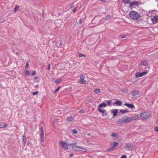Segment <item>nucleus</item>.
I'll use <instances>...</instances> for the list:
<instances>
[{"label":"nucleus","mask_w":158,"mask_h":158,"mask_svg":"<svg viewBox=\"0 0 158 158\" xmlns=\"http://www.w3.org/2000/svg\"><path fill=\"white\" fill-rule=\"evenodd\" d=\"M130 17L134 20H137V23H140L142 19L138 13L134 11H131L129 14Z\"/></svg>","instance_id":"nucleus-1"},{"label":"nucleus","mask_w":158,"mask_h":158,"mask_svg":"<svg viewBox=\"0 0 158 158\" xmlns=\"http://www.w3.org/2000/svg\"><path fill=\"white\" fill-rule=\"evenodd\" d=\"M131 120V119L130 117L125 116L119 119L117 123L118 124H122L128 123Z\"/></svg>","instance_id":"nucleus-2"},{"label":"nucleus","mask_w":158,"mask_h":158,"mask_svg":"<svg viewBox=\"0 0 158 158\" xmlns=\"http://www.w3.org/2000/svg\"><path fill=\"white\" fill-rule=\"evenodd\" d=\"M40 138L41 142H43L44 140V136L43 128L42 127L40 129Z\"/></svg>","instance_id":"nucleus-3"},{"label":"nucleus","mask_w":158,"mask_h":158,"mask_svg":"<svg viewBox=\"0 0 158 158\" xmlns=\"http://www.w3.org/2000/svg\"><path fill=\"white\" fill-rule=\"evenodd\" d=\"M148 62L146 60L142 61L140 64V66L142 70L146 69L148 67Z\"/></svg>","instance_id":"nucleus-4"},{"label":"nucleus","mask_w":158,"mask_h":158,"mask_svg":"<svg viewBox=\"0 0 158 158\" xmlns=\"http://www.w3.org/2000/svg\"><path fill=\"white\" fill-rule=\"evenodd\" d=\"M61 147L65 150H67L68 148V145L65 142L61 141L59 143Z\"/></svg>","instance_id":"nucleus-5"},{"label":"nucleus","mask_w":158,"mask_h":158,"mask_svg":"<svg viewBox=\"0 0 158 158\" xmlns=\"http://www.w3.org/2000/svg\"><path fill=\"white\" fill-rule=\"evenodd\" d=\"M85 79V77L83 75L81 76L80 79L78 81V82L81 84H86V81L84 80Z\"/></svg>","instance_id":"nucleus-6"},{"label":"nucleus","mask_w":158,"mask_h":158,"mask_svg":"<svg viewBox=\"0 0 158 158\" xmlns=\"http://www.w3.org/2000/svg\"><path fill=\"white\" fill-rule=\"evenodd\" d=\"M140 116L143 118H147L150 116V114L147 112L142 113L140 114Z\"/></svg>","instance_id":"nucleus-7"},{"label":"nucleus","mask_w":158,"mask_h":158,"mask_svg":"<svg viewBox=\"0 0 158 158\" xmlns=\"http://www.w3.org/2000/svg\"><path fill=\"white\" fill-rule=\"evenodd\" d=\"M97 110L100 113H102L103 114H102V116L107 114V112L106 110H102L101 109H97Z\"/></svg>","instance_id":"nucleus-8"},{"label":"nucleus","mask_w":158,"mask_h":158,"mask_svg":"<svg viewBox=\"0 0 158 158\" xmlns=\"http://www.w3.org/2000/svg\"><path fill=\"white\" fill-rule=\"evenodd\" d=\"M152 21L153 23L155 24L158 22V15H156L152 19Z\"/></svg>","instance_id":"nucleus-9"},{"label":"nucleus","mask_w":158,"mask_h":158,"mask_svg":"<svg viewBox=\"0 0 158 158\" xmlns=\"http://www.w3.org/2000/svg\"><path fill=\"white\" fill-rule=\"evenodd\" d=\"M106 106V103L104 102H102L99 105L97 108V109H101V108L102 107L105 108Z\"/></svg>","instance_id":"nucleus-10"},{"label":"nucleus","mask_w":158,"mask_h":158,"mask_svg":"<svg viewBox=\"0 0 158 158\" xmlns=\"http://www.w3.org/2000/svg\"><path fill=\"white\" fill-rule=\"evenodd\" d=\"M124 106H126L127 107L131 109H134L135 106L133 104L125 103L124 104Z\"/></svg>","instance_id":"nucleus-11"},{"label":"nucleus","mask_w":158,"mask_h":158,"mask_svg":"<svg viewBox=\"0 0 158 158\" xmlns=\"http://www.w3.org/2000/svg\"><path fill=\"white\" fill-rule=\"evenodd\" d=\"M118 109H113L111 111V113L113 114V117H115L118 113Z\"/></svg>","instance_id":"nucleus-12"},{"label":"nucleus","mask_w":158,"mask_h":158,"mask_svg":"<svg viewBox=\"0 0 158 158\" xmlns=\"http://www.w3.org/2000/svg\"><path fill=\"white\" fill-rule=\"evenodd\" d=\"M83 143L86 146H90L93 144L92 143H91L90 141L88 140H85L83 142Z\"/></svg>","instance_id":"nucleus-13"},{"label":"nucleus","mask_w":158,"mask_h":158,"mask_svg":"<svg viewBox=\"0 0 158 158\" xmlns=\"http://www.w3.org/2000/svg\"><path fill=\"white\" fill-rule=\"evenodd\" d=\"M80 148L81 146H73L72 147V148L73 150L76 151H80Z\"/></svg>","instance_id":"nucleus-14"},{"label":"nucleus","mask_w":158,"mask_h":158,"mask_svg":"<svg viewBox=\"0 0 158 158\" xmlns=\"http://www.w3.org/2000/svg\"><path fill=\"white\" fill-rule=\"evenodd\" d=\"M122 104V102L119 100H118L113 103V105H116L117 106H120Z\"/></svg>","instance_id":"nucleus-15"},{"label":"nucleus","mask_w":158,"mask_h":158,"mask_svg":"<svg viewBox=\"0 0 158 158\" xmlns=\"http://www.w3.org/2000/svg\"><path fill=\"white\" fill-rule=\"evenodd\" d=\"M139 117V116L138 114H135L134 115V116L133 117H131V120H136Z\"/></svg>","instance_id":"nucleus-16"},{"label":"nucleus","mask_w":158,"mask_h":158,"mask_svg":"<svg viewBox=\"0 0 158 158\" xmlns=\"http://www.w3.org/2000/svg\"><path fill=\"white\" fill-rule=\"evenodd\" d=\"M133 144L132 143H127V144H126L124 146V148H130L132 146Z\"/></svg>","instance_id":"nucleus-17"},{"label":"nucleus","mask_w":158,"mask_h":158,"mask_svg":"<svg viewBox=\"0 0 158 158\" xmlns=\"http://www.w3.org/2000/svg\"><path fill=\"white\" fill-rule=\"evenodd\" d=\"M7 124L3 122L0 123V128H4L6 127Z\"/></svg>","instance_id":"nucleus-18"},{"label":"nucleus","mask_w":158,"mask_h":158,"mask_svg":"<svg viewBox=\"0 0 158 158\" xmlns=\"http://www.w3.org/2000/svg\"><path fill=\"white\" fill-rule=\"evenodd\" d=\"M135 75L136 77L137 78L142 77V73L137 72L135 73Z\"/></svg>","instance_id":"nucleus-19"},{"label":"nucleus","mask_w":158,"mask_h":158,"mask_svg":"<svg viewBox=\"0 0 158 158\" xmlns=\"http://www.w3.org/2000/svg\"><path fill=\"white\" fill-rule=\"evenodd\" d=\"M131 6H138L139 5V3L137 2H130V4Z\"/></svg>","instance_id":"nucleus-20"},{"label":"nucleus","mask_w":158,"mask_h":158,"mask_svg":"<svg viewBox=\"0 0 158 158\" xmlns=\"http://www.w3.org/2000/svg\"><path fill=\"white\" fill-rule=\"evenodd\" d=\"M87 151H88V150H87V148H86L85 147H81L80 151L83 152H86Z\"/></svg>","instance_id":"nucleus-21"},{"label":"nucleus","mask_w":158,"mask_h":158,"mask_svg":"<svg viewBox=\"0 0 158 158\" xmlns=\"http://www.w3.org/2000/svg\"><path fill=\"white\" fill-rule=\"evenodd\" d=\"M139 94V91L138 90H135L132 92L131 95L132 96H134L137 95Z\"/></svg>","instance_id":"nucleus-22"},{"label":"nucleus","mask_w":158,"mask_h":158,"mask_svg":"<svg viewBox=\"0 0 158 158\" xmlns=\"http://www.w3.org/2000/svg\"><path fill=\"white\" fill-rule=\"evenodd\" d=\"M111 136L112 137H114L115 138H118L119 137V135L117 133H113L112 134Z\"/></svg>","instance_id":"nucleus-23"},{"label":"nucleus","mask_w":158,"mask_h":158,"mask_svg":"<svg viewBox=\"0 0 158 158\" xmlns=\"http://www.w3.org/2000/svg\"><path fill=\"white\" fill-rule=\"evenodd\" d=\"M107 105L110 106H112L111 103H112V100H108L106 101Z\"/></svg>","instance_id":"nucleus-24"},{"label":"nucleus","mask_w":158,"mask_h":158,"mask_svg":"<svg viewBox=\"0 0 158 158\" xmlns=\"http://www.w3.org/2000/svg\"><path fill=\"white\" fill-rule=\"evenodd\" d=\"M118 143L115 142L113 143V148L114 149L118 145Z\"/></svg>","instance_id":"nucleus-25"},{"label":"nucleus","mask_w":158,"mask_h":158,"mask_svg":"<svg viewBox=\"0 0 158 158\" xmlns=\"http://www.w3.org/2000/svg\"><path fill=\"white\" fill-rule=\"evenodd\" d=\"M123 2L125 4H130L131 2L129 0H122Z\"/></svg>","instance_id":"nucleus-26"},{"label":"nucleus","mask_w":158,"mask_h":158,"mask_svg":"<svg viewBox=\"0 0 158 158\" xmlns=\"http://www.w3.org/2000/svg\"><path fill=\"white\" fill-rule=\"evenodd\" d=\"M62 81V79H58L55 81V82L56 84H58Z\"/></svg>","instance_id":"nucleus-27"},{"label":"nucleus","mask_w":158,"mask_h":158,"mask_svg":"<svg viewBox=\"0 0 158 158\" xmlns=\"http://www.w3.org/2000/svg\"><path fill=\"white\" fill-rule=\"evenodd\" d=\"M128 112V111L127 110H120V112L121 113H125Z\"/></svg>","instance_id":"nucleus-28"},{"label":"nucleus","mask_w":158,"mask_h":158,"mask_svg":"<svg viewBox=\"0 0 158 158\" xmlns=\"http://www.w3.org/2000/svg\"><path fill=\"white\" fill-rule=\"evenodd\" d=\"M19 6H16L14 9V12H15L19 10Z\"/></svg>","instance_id":"nucleus-29"},{"label":"nucleus","mask_w":158,"mask_h":158,"mask_svg":"<svg viewBox=\"0 0 158 158\" xmlns=\"http://www.w3.org/2000/svg\"><path fill=\"white\" fill-rule=\"evenodd\" d=\"M100 90L99 89H97L95 90L94 92L98 94L100 93Z\"/></svg>","instance_id":"nucleus-30"},{"label":"nucleus","mask_w":158,"mask_h":158,"mask_svg":"<svg viewBox=\"0 0 158 158\" xmlns=\"http://www.w3.org/2000/svg\"><path fill=\"white\" fill-rule=\"evenodd\" d=\"M77 144V143L76 142H75L73 143H69L68 144V145L69 146H72V147H73V146H75Z\"/></svg>","instance_id":"nucleus-31"},{"label":"nucleus","mask_w":158,"mask_h":158,"mask_svg":"<svg viewBox=\"0 0 158 158\" xmlns=\"http://www.w3.org/2000/svg\"><path fill=\"white\" fill-rule=\"evenodd\" d=\"M73 120V118L71 117H68L67 120L68 121H71Z\"/></svg>","instance_id":"nucleus-32"},{"label":"nucleus","mask_w":158,"mask_h":158,"mask_svg":"<svg viewBox=\"0 0 158 158\" xmlns=\"http://www.w3.org/2000/svg\"><path fill=\"white\" fill-rule=\"evenodd\" d=\"M25 73L27 75H29L30 72L28 70H25Z\"/></svg>","instance_id":"nucleus-33"},{"label":"nucleus","mask_w":158,"mask_h":158,"mask_svg":"<svg viewBox=\"0 0 158 158\" xmlns=\"http://www.w3.org/2000/svg\"><path fill=\"white\" fill-rule=\"evenodd\" d=\"M78 56L79 58H80L81 57H85V55L82 53H79L78 55Z\"/></svg>","instance_id":"nucleus-34"},{"label":"nucleus","mask_w":158,"mask_h":158,"mask_svg":"<svg viewBox=\"0 0 158 158\" xmlns=\"http://www.w3.org/2000/svg\"><path fill=\"white\" fill-rule=\"evenodd\" d=\"M148 73V71H147L142 72V76L147 74Z\"/></svg>","instance_id":"nucleus-35"},{"label":"nucleus","mask_w":158,"mask_h":158,"mask_svg":"<svg viewBox=\"0 0 158 158\" xmlns=\"http://www.w3.org/2000/svg\"><path fill=\"white\" fill-rule=\"evenodd\" d=\"M110 16L109 15H107L106 16V17H105V19L106 20H109L110 19Z\"/></svg>","instance_id":"nucleus-36"},{"label":"nucleus","mask_w":158,"mask_h":158,"mask_svg":"<svg viewBox=\"0 0 158 158\" xmlns=\"http://www.w3.org/2000/svg\"><path fill=\"white\" fill-rule=\"evenodd\" d=\"M73 133L74 134H76L77 133V131L76 130L74 129L73 130Z\"/></svg>","instance_id":"nucleus-37"},{"label":"nucleus","mask_w":158,"mask_h":158,"mask_svg":"<svg viewBox=\"0 0 158 158\" xmlns=\"http://www.w3.org/2000/svg\"><path fill=\"white\" fill-rule=\"evenodd\" d=\"M36 73V72L35 71H33L32 72V75L33 76L35 75Z\"/></svg>","instance_id":"nucleus-38"},{"label":"nucleus","mask_w":158,"mask_h":158,"mask_svg":"<svg viewBox=\"0 0 158 158\" xmlns=\"http://www.w3.org/2000/svg\"><path fill=\"white\" fill-rule=\"evenodd\" d=\"M38 91H36V92H33L32 94L33 95H35L37 94H38Z\"/></svg>","instance_id":"nucleus-39"},{"label":"nucleus","mask_w":158,"mask_h":158,"mask_svg":"<svg viewBox=\"0 0 158 158\" xmlns=\"http://www.w3.org/2000/svg\"><path fill=\"white\" fill-rule=\"evenodd\" d=\"M60 86H59V87L57 89H56L55 91V92H57L60 89Z\"/></svg>","instance_id":"nucleus-40"},{"label":"nucleus","mask_w":158,"mask_h":158,"mask_svg":"<svg viewBox=\"0 0 158 158\" xmlns=\"http://www.w3.org/2000/svg\"><path fill=\"white\" fill-rule=\"evenodd\" d=\"M154 130L156 131H158V127H155Z\"/></svg>","instance_id":"nucleus-41"},{"label":"nucleus","mask_w":158,"mask_h":158,"mask_svg":"<svg viewBox=\"0 0 158 158\" xmlns=\"http://www.w3.org/2000/svg\"><path fill=\"white\" fill-rule=\"evenodd\" d=\"M77 10V8H74V9H73V12H74H74H76V11Z\"/></svg>","instance_id":"nucleus-42"},{"label":"nucleus","mask_w":158,"mask_h":158,"mask_svg":"<svg viewBox=\"0 0 158 158\" xmlns=\"http://www.w3.org/2000/svg\"><path fill=\"white\" fill-rule=\"evenodd\" d=\"M28 63H27L26 64V66H25V68L26 69H27L28 67Z\"/></svg>","instance_id":"nucleus-43"},{"label":"nucleus","mask_w":158,"mask_h":158,"mask_svg":"<svg viewBox=\"0 0 158 158\" xmlns=\"http://www.w3.org/2000/svg\"><path fill=\"white\" fill-rule=\"evenodd\" d=\"M120 158H127V157L124 155H122Z\"/></svg>","instance_id":"nucleus-44"},{"label":"nucleus","mask_w":158,"mask_h":158,"mask_svg":"<svg viewBox=\"0 0 158 158\" xmlns=\"http://www.w3.org/2000/svg\"><path fill=\"white\" fill-rule=\"evenodd\" d=\"M84 112V110H81L80 111V113H83Z\"/></svg>","instance_id":"nucleus-45"},{"label":"nucleus","mask_w":158,"mask_h":158,"mask_svg":"<svg viewBox=\"0 0 158 158\" xmlns=\"http://www.w3.org/2000/svg\"><path fill=\"white\" fill-rule=\"evenodd\" d=\"M50 69V64H48V70H49Z\"/></svg>","instance_id":"nucleus-46"},{"label":"nucleus","mask_w":158,"mask_h":158,"mask_svg":"<svg viewBox=\"0 0 158 158\" xmlns=\"http://www.w3.org/2000/svg\"><path fill=\"white\" fill-rule=\"evenodd\" d=\"M73 154H71L70 155H69V156L70 157H73Z\"/></svg>","instance_id":"nucleus-47"},{"label":"nucleus","mask_w":158,"mask_h":158,"mask_svg":"<svg viewBox=\"0 0 158 158\" xmlns=\"http://www.w3.org/2000/svg\"><path fill=\"white\" fill-rule=\"evenodd\" d=\"M25 135H23V140H24V139L25 138Z\"/></svg>","instance_id":"nucleus-48"},{"label":"nucleus","mask_w":158,"mask_h":158,"mask_svg":"<svg viewBox=\"0 0 158 158\" xmlns=\"http://www.w3.org/2000/svg\"><path fill=\"white\" fill-rule=\"evenodd\" d=\"M82 19H80V22H79L80 23H81V22H82Z\"/></svg>","instance_id":"nucleus-49"},{"label":"nucleus","mask_w":158,"mask_h":158,"mask_svg":"<svg viewBox=\"0 0 158 158\" xmlns=\"http://www.w3.org/2000/svg\"><path fill=\"white\" fill-rule=\"evenodd\" d=\"M62 44L61 43H60V47L61 46H62Z\"/></svg>","instance_id":"nucleus-50"},{"label":"nucleus","mask_w":158,"mask_h":158,"mask_svg":"<svg viewBox=\"0 0 158 158\" xmlns=\"http://www.w3.org/2000/svg\"><path fill=\"white\" fill-rule=\"evenodd\" d=\"M125 37V36H122L121 38H124Z\"/></svg>","instance_id":"nucleus-51"},{"label":"nucleus","mask_w":158,"mask_h":158,"mask_svg":"<svg viewBox=\"0 0 158 158\" xmlns=\"http://www.w3.org/2000/svg\"><path fill=\"white\" fill-rule=\"evenodd\" d=\"M73 7V5L71 6V7L72 8Z\"/></svg>","instance_id":"nucleus-52"},{"label":"nucleus","mask_w":158,"mask_h":158,"mask_svg":"<svg viewBox=\"0 0 158 158\" xmlns=\"http://www.w3.org/2000/svg\"><path fill=\"white\" fill-rule=\"evenodd\" d=\"M88 135H89V134H88Z\"/></svg>","instance_id":"nucleus-53"}]
</instances>
